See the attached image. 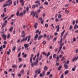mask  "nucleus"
Returning <instances> with one entry per match:
<instances>
[{
    "label": "nucleus",
    "mask_w": 78,
    "mask_h": 78,
    "mask_svg": "<svg viewBox=\"0 0 78 78\" xmlns=\"http://www.w3.org/2000/svg\"><path fill=\"white\" fill-rule=\"evenodd\" d=\"M21 34L22 35H21L20 36V37H23V38L21 41V42H23L24 41H25V42H26V41H27V39H28V37H26L25 38V36H26V34H25V31H22V32Z\"/></svg>",
    "instance_id": "1"
},
{
    "label": "nucleus",
    "mask_w": 78,
    "mask_h": 78,
    "mask_svg": "<svg viewBox=\"0 0 78 78\" xmlns=\"http://www.w3.org/2000/svg\"><path fill=\"white\" fill-rule=\"evenodd\" d=\"M12 1H10V2H9V5L7 4H5L3 5V6H2V7H6V6H10V5H11L12 4Z\"/></svg>",
    "instance_id": "2"
},
{
    "label": "nucleus",
    "mask_w": 78,
    "mask_h": 78,
    "mask_svg": "<svg viewBox=\"0 0 78 78\" xmlns=\"http://www.w3.org/2000/svg\"><path fill=\"white\" fill-rule=\"evenodd\" d=\"M8 23V21L7 20L5 21V23H3L2 25V28L3 29L4 27H5L6 25V24Z\"/></svg>",
    "instance_id": "3"
},
{
    "label": "nucleus",
    "mask_w": 78,
    "mask_h": 78,
    "mask_svg": "<svg viewBox=\"0 0 78 78\" xmlns=\"http://www.w3.org/2000/svg\"><path fill=\"white\" fill-rule=\"evenodd\" d=\"M32 63L31 65L32 67H33L34 65V66H36L37 65V62H34V63Z\"/></svg>",
    "instance_id": "4"
},
{
    "label": "nucleus",
    "mask_w": 78,
    "mask_h": 78,
    "mask_svg": "<svg viewBox=\"0 0 78 78\" xmlns=\"http://www.w3.org/2000/svg\"><path fill=\"white\" fill-rule=\"evenodd\" d=\"M39 53H38L37 55V58L36 59V61L37 63H38L39 62V61H38V59H39Z\"/></svg>",
    "instance_id": "5"
},
{
    "label": "nucleus",
    "mask_w": 78,
    "mask_h": 78,
    "mask_svg": "<svg viewBox=\"0 0 78 78\" xmlns=\"http://www.w3.org/2000/svg\"><path fill=\"white\" fill-rule=\"evenodd\" d=\"M62 43V38H61L60 39V42L59 44L61 46V45H64V43Z\"/></svg>",
    "instance_id": "6"
},
{
    "label": "nucleus",
    "mask_w": 78,
    "mask_h": 78,
    "mask_svg": "<svg viewBox=\"0 0 78 78\" xmlns=\"http://www.w3.org/2000/svg\"><path fill=\"white\" fill-rule=\"evenodd\" d=\"M20 3L21 4V5L22 6H24V2H23V0H20Z\"/></svg>",
    "instance_id": "7"
},
{
    "label": "nucleus",
    "mask_w": 78,
    "mask_h": 78,
    "mask_svg": "<svg viewBox=\"0 0 78 78\" xmlns=\"http://www.w3.org/2000/svg\"><path fill=\"white\" fill-rule=\"evenodd\" d=\"M34 56V55L33 54H32L31 55V57L30 58V62L31 63H32V57H33Z\"/></svg>",
    "instance_id": "8"
},
{
    "label": "nucleus",
    "mask_w": 78,
    "mask_h": 78,
    "mask_svg": "<svg viewBox=\"0 0 78 78\" xmlns=\"http://www.w3.org/2000/svg\"><path fill=\"white\" fill-rule=\"evenodd\" d=\"M62 46H63V45H61V46H60V47H59V49L58 52V53H59V51L61 50V49H62Z\"/></svg>",
    "instance_id": "9"
},
{
    "label": "nucleus",
    "mask_w": 78,
    "mask_h": 78,
    "mask_svg": "<svg viewBox=\"0 0 78 78\" xmlns=\"http://www.w3.org/2000/svg\"><path fill=\"white\" fill-rule=\"evenodd\" d=\"M55 28H56V29H57L56 30L57 32H58V31H59V25L57 26Z\"/></svg>",
    "instance_id": "10"
},
{
    "label": "nucleus",
    "mask_w": 78,
    "mask_h": 78,
    "mask_svg": "<svg viewBox=\"0 0 78 78\" xmlns=\"http://www.w3.org/2000/svg\"><path fill=\"white\" fill-rule=\"evenodd\" d=\"M2 36L3 37V38L4 39V41H5V40L6 39V37H7L6 35H5V34H4L2 35Z\"/></svg>",
    "instance_id": "11"
},
{
    "label": "nucleus",
    "mask_w": 78,
    "mask_h": 78,
    "mask_svg": "<svg viewBox=\"0 0 78 78\" xmlns=\"http://www.w3.org/2000/svg\"><path fill=\"white\" fill-rule=\"evenodd\" d=\"M38 3V5L39 6H41V3H40V1L38 0L35 2V3L36 4Z\"/></svg>",
    "instance_id": "12"
},
{
    "label": "nucleus",
    "mask_w": 78,
    "mask_h": 78,
    "mask_svg": "<svg viewBox=\"0 0 78 78\" xmlns=\"http://www.w3.org/2000/svg\"><path fill=\"white\" fill-rule=\"evenodd\" d=\"M24 47H25V48H27L29 47V44H24Z\"/></svg>",
    "instance_id": "13"
},
{
    "label": "nucleus",
    "mask_w": 78,
    "mask_h": 78,
    "mask_svg": "<svg viewBox=\"0 0 78 78\" xmlns=\"http://www.w3.org/2000/svg\"><path fill=\"white\" fill-rule=\"evenodd\" d=\"M38 37V35L37 34H36L35 37H34V40L36 41L37 40V38Z\"/></svg>",
    "instance_id": "14"
},
{
    "label": "nucleus",
    "mask_w": 78,
    "mask_h": 78,
    "mask_svg": "<svg viewBox=\"0 0 78 78\" xmlns=\"http://www.w3.org/2000/svg\"><path fill=\"white\" fill-rule=\"evenodd\" d=\"M66 31V30H64L61 33V36L60 37H62V36H63V34H64V33H65V32Z\"/></svg>",
    "instance_id": "15"
},
{
    "label": "nucleus",
    "mask_w": 78,
    "mask_h": 78,
    "mask_svg": "<svg viewBox=\"0 0 78 78\" xmlns=\"http://www.w3.org/2000/svg\"><path fill=\"white\" fill-rule=\"evenodd\" d=\"M37 70H36L35 72V74L34 75V78H36V76H37Z\"/></svg>",
    "instance_id": "16"
},
{
    "label": "nucleus",
    "mask_w": 78,
    "mask_h": 78,
    "mask_svg": "<svg viewBox=\"0 0 78 78\" xmlns=\"http://www.w3.org/2000/svg\"><path fill=\"white\" fill-rule=\"evenodd\" d=\"M19 16L20 17H23V13L21 12L19 14Z\"/></svg>",
    "instance_id": "17"
},
{
    "label": "nucleus",
    "mask_w": 78,
    "mask_h": 78,
    "mask_svg": "<svg viewBox=\"0 0 78 78\" xmlns=\"http://www.w3.org/2000/svg\"><path fill=\"white\" fill-rule=\"evenodd\" d=\"M62 68V66L60 65L58 68V70H59V71L61 70V68Z\"/></svg>",
    "instance_id": "18"
},
{
    "label": "nucleus",
    "mask_w": 78,
    "mask_h": 78,
    "mask_svg": "<svg viewBox=\"0 0 78 78\" xmlns=\"http://www.w3.org/2000/svg\"><path fill=\"white\" fill-rule=\"evenodd\" d=\"M42 58V54H41L40 55V57L38 59L40 61V60H41Z\"/></svg>",
    "instance_id": "19"
},
{
    "label": "nucleus",
    "mask_w": 78,
    "mask_h": 78,
    "mask_svg": "<svg viewBox=\"0 0 78 78\" xmlns=\"http://www.w3.org/2000/svg\"><path fill=\"white\" fill-rule=\"evenodd\" d=\"M59 56H57L56 57V60L55 61L56 62H58L59 61Z\"/></svg>",
    "instance_id": "20"
},
{
    "label": "nucleus",
    "mask_w": 78,
    "mask_h": 78,
    "mask_svg": "<svg viewBox=\"0 0 78 78\" xmlns=\"http://www.w3.org/2000/svg\"><path fill=\"white\" fill-rule=\"evenodd\" d=\"M64 67H66L65 69H68V66L66 64H65L64 65Z\"/></svg>",
    "instance_id": "21"
},
{
    "label": "nucleus",
    "mask_w": 78,
    "mask_h": 78,
    "mask_svg": "<svg viewBox=\"0 0 78 78\" xmlns=\"http://www.w3.org/2000/svg\"><path fill=\"white\" fill-rule=\"evenodd\" d=\"M43 37V36L42 35L40 36L38 38V40H40V39H41V38H42V37Z\"/></svg>",
    "instance_id": "22"
},
{
    "label": "nucleus",
    "mask_w": 78,
    "mask_h": 78,
    "mask_svg": "<svg viewBox=\"0 0 78 78\" xmlns=\"http://www.w3.org/2000/svg\"><path fill=\"white\" fill-rule=\"evenodd\" d=\"M20 73L22 75H23L24 74V70H23L21 72H20Z\"/></svg>",
    "instance_id": "23"
},
{
    "label": "nucleus",
    "mask_w": 78,
    "mask_h": 78,
    "mask_svg": "<svg viewBox=\"0 0 78 78\" xmlns=\"http://www.w3.org/2000/svg\"><path fill=\"white\" fill-rule=\"evenodd\" d=\"M13 30V27H11V28L9 29V31H12Z\"/></svg>",
    "instance_id": "24"
},
{
    "label": "nucleus",
    "mask_w": 78,
    "mask_h": 78,
    "mask_svg": "<svg viewBox=\"0 0 78 78\" xmlns=\"http://www.w3.org/2000/svg\"><path fill=\"white\" fill-rule=\"evenodd\" d=\"M36 8V5H33L32 7V9H34V8Z\"/></svg>",
    "instance_id": "25"
},
{
    "label": "nucleus",
    "mask_w": 78,
    "mask_h": 78,
    "mask_svg": "<svg viewBox=\"0 0 78 78\" xmlns=\"http://www.w3.org/2000/svg\"><path fill=\"white\" fill-rule=\"evenodd\" d=\"M68 73H69V70H68L66 71L65 73V75H67Z\"/></svg>",
    "instance_id": "26"
},
{
    "label": "nucleus",
    "mask_w": 78,
    "mask_h": 78,
    "mask_svg": "<svg viewBox=\"0 0 78 78\" xmlns=\"http://www.w3.org/2000/svg\"><path fill=\"white\" fill-rule=\"evenodd\" d=\"M10 52H11V50L9 49V51H7V55H9L10 54Z\"/></svg>",
    "instance_id": "27"
},
{
    "label": "nucleus",
    "mask_w": 78,
    "mask_h": 78,
    "mask_svg": "<svg viewBox=\"0 0 78 78\" xmlns=\"http://www.w3.org/2000/svg\"><path fill=\"white\" fill-rule=\"evenodd\" d=\"M44 70H47V69H48V68L46 66H45V67H44Z\"/></svg>",
    "instance_id": "28"
},
{
    "label": "nucleus",
    "mask_w": 78,
    "mask_h": 78,
    "mask_svg": "<svg viewBox=\"0 0 78 78\" xmlns=\"http://www.w3.org/2000/svg\"><path fill=\"white\" fill-rule=\"evenodd\" d=\"M18 60L20 62H21L22 61V58H18Z\"/></svg>",
    "instance_id": "29"
},
{
    "label": "nucleus",
    "mask_w": 78,
    "mask_h": 78,
    "mask_svg": "<svg viewBox=\"0 0 78 78\" xmlns=\"http://www.w3.org/2000/svg\"><path fill=\"white\" fill-rule=\"evenodd\" d=\"M53 58H56V54H55L53 55Z\"/></svg>",
    "instance_id": "30"
},
{
    "label": "nucleus",
    "mask_w": 78,
    "mask_h": 78,
    "mask_svg": "<svg viewBox=\"0 0 78 78\" xmlns=\"http://www.w3.org/2000/svg\"><path fill=\"white\" fill-rule=\"evenodd\" d=\"M16 15H17V16H19V11H17V12L16 13Z\"/></svg>",
    "instance_id": "31"
},
{
    "label": "nucleus",
    "mask_w": 78,
    "mask_h": 78,
    "mask_svg": "<svg viewBox=\"0 0 78 78\" xmlns=\"http://www.w3.org/2000/svg\"><path fill=\"white\" fill-rule=\"evenodd\" d=\"M76 29H77V25L75 24L74 27V29L76 30Z\"/></svg>",
    "instance_id": "32"
},
{
    "label": "nucleus",
    "mask_w": 78,
    "mask_h": 78,
    "mask_svg": "<svg viewBox=\"0 0 78 78\" xmlns=\"http://www.w3.org/2000/svg\"><path fill=\"white\" fill-rule=\"evenodd\" d=\"M1 16H2V18H4V17L5 16V13H4L2 15H1Z\"/></svg>",
    "instance_id": "33"
},
{
    "label": "nucleus",
    "mask_w": 78,
    "mask_h": 78,
    "mask_svg": "<svg viewBox=\"0 0 78 78\" xmlns=\"http://www.w3.org/2000/svg\"><path fill=\"white\" fill-rule=\"evenodd\" d=\"M45 71H44L42 73V76H44L45 75Z\"/></svg>",
    "instance_id": "34"
},
{
    "label": "nucleus",
    "mask_w": 78,
    "mask_h": 78,
    "mask_svg": "<svg viewBox=\"0 0 78 78\" xmlns=\"http://www.w3.org/2000/svg\"><path fill=\"white\" fill-rule=\"evenodd\" d=\"M36 56H37V55H35V57H34V58H33V61L35 60V59L36 58Z\"/></svg>",
    "instance_id": "35"
},
{
    "label": "nucleus",
    "mask_w": 78,
    "mask_h": 78,
    "mask_svg": "<svg viewBox=\"0 0 78 78\" xmlns=\"http://www.w3.org/2000/svg\"><path fill=\"white\" fill-rule=\"evenodd\" d=\"M2 50H3V47L2 46H1L0 48V51H2Z\"/></svg>",
    "instance_id": "36"
},
{
    "label": "nucleus",
    "mask_w": 78,
    "mask_h": 78,
    "mask_svg": "<svg viewBox=\"0 0 78 78\" xmlns=\"http://www.w3.org/2000/svg\"><path fill=\"white\" fill-rule=\"evenodd\" d=\"M16 46L14 47L13 48H12V49L13 51H15V50H16Z\"/></svg>",
    "instance_id": "37"
},
{
    "label": "nucleus",
    "mask_w": 78,
    "mask_h": 78,
    "mask_svg": "<svg viewBox=\"0 0 78 78\" xmlns=\"http://www.w3.org/2000/svg\"><path fill=\"white\" fill-rule=\"evenodd\" d=\"M65 57L64 56L63 57H62V58H61V61H63V60H65Z\"/></svg>",
    "instance_id": "38"
},
{
    "label": "nucleus",
    "mask_w": 78,
    "mask_h": 78,
    "mask_svg": "<svg viewBox=\"0 0 78 78\" xmlns=\"http://www.w3.org/2000/svg\"><path fill=\"white\" fill-rule=\"evenodd\" d=\"M44 4L46 5H48V3L47 2H45L44 3Z\"/></svg>",
    "instance_id": "39"
},
{
    "label": "nucleus",
    "mask_w": 78,
    "mask_h": 78,
    "mask_svg": "<svg viewBox=\"0 0 78 78\" xmlns=\"http://www.w3.org/2000/svg\"><path fill=\"white\" fill-rule=\"evenodd\" d=\"M64 78V73H63L61 75V76L60 78Z\"/></svg>",
    "instance_id": "40"
},
{
    "label": "nucleus",
    "mask_w": 78,
    "mask_h": 78,
    "mask_svg": "<svg viewBox=\"0 0 78 78\" xmlns=\"http://www.w3.org/2000/svg\"><path fill=\"white\" fill-rule=\"evenodd\" d=\"M61 17H62L61 15H59L58 16V19H61Z\"/></svg>",
    "instance_id": "41"
},
{
    "label": "nucleus",
    "mask_w": 78,
    "mask_h": 78,
    "mask_svg": "<svg viewBox=\"0 0 78 78\" xmlns=\"http://www.w3.org/2000/svg\"><path fill=\"white\" fill-rule=\"evenodd\" d=\"M72 28H73V26H70L69 27L70 30H72Z\"/></svg>",
    "instance_id": "42"
},
{
    "label": "nucleus",
    "mask_w": 78,
    "mask_h": 78,
    "mask_svg": "<svg viewBox=\"0 0 78 78\" xmlns=\"http://www.w3.org/2000/svg\"><path fill=\"white\" fill-rule=\"evenodd\" d=\"M75 69V68H73L72 69V71H73V72H74V71H75V69Z\"/></svg>",
    "instance_id": "43"
},
{
    "label": "nucleus",
    "mask_w": 78,
    "mask_h": 78,
    "mask_svg": "<svg viewBox=\"0 0 78 78\" xmlns=\"http://www.w3.org/2000/svg\"><path fill=\"white\" fill-rule=\"evenodd\" d=\"M45 27H46V28H47L48 27V24H46L45 25Z\"/></svg>",
    "instance_id": "44"
},
{
    "label": "nucleus",
    "mask_w": 78,
    "mask_h": 78,
    "mask_svg": "<svg viewBox=\"0 0 78 78\" xmlns=\"http://www.w3.org/2000/svg\"><path fill=\"white\" fill-rule=\"evenodd\" d=\"M75 20H73V25H75Z\"/></svg>",
    "instance_id": "45"
},
{
    "label": "nucleus",
    "mask_w": 78,
    "mask_h": 78,
    "mask_svg": "<svg viewBox=\"0 0 78 78\" xmlns=\"http://www.w3.org/2000/svg\"><path fill=\"white\" fill-rule=\"evenodd\" d=\"M62 56H63L62 55H59L58 57L61 58L62 57Z\"/></svg>",
    "instance_id": "46"
},
{
    "label": "nucleus",
    "mask_w": 78,
    "mask_h": 78,
    "mask_svg": "<svg viewBox=\"0 0 78 78\" xmlns=\"http://www.w3.org/2000/svg\"><path fill=\"white\" fill-rule=\"evenodd\" d=\"M8 16H7L5 17L3 19V20L4 21L5 20H6V19H7V18H8Z\"/></svg>",
    "instance_id": "47"
},
{
    "label": "nucleus",
    "mask_w": 78,
    "mask_h": 78,
    "mask_svg": "<svg viewBox=\"0 0 78 78\" xmlns=\"http://www.w3.org/2000/svg\"><path fill=\"white\" fill-rule=\"evenodd\" d=\"M22 66H23V64H20L19 67V68H21L22 67Z\"/></svg>",
    "instance_id": "48"
},
{
    "label": "nucleus",
    "mask_w": 78,
    "mask_h": 78,
    "mask_svg": "<svg viewBox=\"0 0 78 78\" xmlns=\"http://www.w3.org/2000/svg\"><path fill=\"white\" fill-rule=\"evenodd\" d=\"M65 11L66 14H69V11H68L67 10H65Z\"/></svg>",
    "instance_id": "49"
},
{
    "label": "nucleus",
    "mask_w": 78,
    "mask_h": 78,
    "mask_svg": "<svg viewBox=\"0 0 78 78\" xmlns=\"http://www.w3.org/2000/svg\"><path fill=\"white\" fill-rule=\"evenodd\" d=\"M69 61L68 60L65 63V64H69Z\"/></svg>",
    "instance_id": "50"
},
{
    "label": "nucleus",
    "mask_w": 78,
    "mask_h": 78,
    "mask_svg": "<svg viewBox=\"0 0 78 78\" xmlns=\"http://www.w3.org/2000/svg\"><path fill=\"white\" fill-rule=\"evenodd\" d=\"M14 6L16 5V1H15L14 2Z\"/></svg>",
    "instance_id": "51"
},
{
    "label": "nucleus",
    "mask_w": 78,
    "mask_h": 78,
    "mask_svg": "<svg viewBox=\"0 0 78 78\" xmlns=\"http://www.w3.org/2000/svg\"><path fill=\"white\" fill-rule=\"evenodd\" d=\"M27 56V54H25L23 56V58H26Z\"/></svg>",
    "instance_id": "52"
},
{
    "label": "nucleus",
    "mask_w": 78,
    "mask_h": 78,
    "mask_svg": "<svg viewBox=\"0 0 78 78\" xmlns=\"http://www.w3.org/2000/svg\"><path fill=\"white\" fill-rule=\"evenodd\" d=\"M50 72H48L47 73L46 75L48 76V75H50Z\"/></svg>",
    "instance_id": "53"
},
{
    "label": "nucleus",
    "mask_w": 78,
    "mask_h": 78,
    "mask_svg": "<svg viewBox=\"0 0 78 78\" xmlns=\"http://www.w3.org/2000/svg\"><path fill=\"white\" fill-rule=\"evenodd\" d=\"M36 12H34V13L33 15V17H34V16L36 15Z\"/></svg>",
    "instance_id": "54"
},
{
    "label": "nucleus",
    "mask_w": 78,
    "mask_h": 78,
    "mask_svg": "<svg viewBox=\"0 0 78 78\" xmlns=\"http://www.w3.org/2000/svg\"><path fill=\"white\" fill-rule=\"evenodd\" d=\"M69 5V4H66L65 5V7H68Z\"/></svg>",
    "instance_id": "55"
},
{
    "label": "nucleus",
    "mask_w": 78,
    "mask_h": 78,
    "mask_svg": "<svg viewBox=\"0 0 78 78\" xmlns=\"http://www.w3.org/2000/svg\"><path fill=\"white\" fill-rule=\"evenodd\" d=\"M56 41V37L53 40V42H55Z\"/></svg>",
    "instance_id": "56"
},
{
    "label": "nucleus",
    "mask_w": 78,
    "mask_h": 78,
    "mask_svg": "<svg viewBox=\"0 0 78 78\" xmlns=\"http://www.w3.org/2000/svg\"><path fill=\"white\" fill-rule=\"evenodd\" d=\"M73 41L74 42H76V39H75V38H73Z\"/></svg>",
    "instance_id": "57"
},
{
    "label": "nucleus",
    "mask_w": 78,
    "mask_h": 78,
    "mask_svg": "<svg viewBox=\"0 0 78 78\" xmlns=\"http://www.w3.org/2000/svg\"><path fill=\"white\" fill-rule=\"evenodd\" d=\"M7 38H10V34H8L7 35Z\"/></svg>",
    "instance_id": "58"
},
{
    "label": "nucleus",
    "mask_w": 78,
    "mask_h": 78,
    "mask_svg": "<svg viewBox=\"0 0 78 78\" xmlns=\"http://www.w3.org/2000/svg\"><path fill=\"white\" fill-rule=\"evenodd\" d=\"M49 78H51V77H53V75L52 74H51L49 76Z\"/></svg>",
    "instance_id": "59"
},
{
    "label": "nucleus",
    "mask_w": 78,
    "mask_h": 78,
    "mask_svg": "<svg viewBox=\"0 0 78 78\" xmlns=\"http://www.w3.org/2000/svg\"><path fill=\"white\" fill-rule=\"evenodd\" d=\"M52 56L51 55L49 56V59H52Z\"/></svg>",
    "instance_id": "60"
},
{
    "label": "nucleus",
    "mask_w": 78,
    "mask_h": 78,
    "mask_svg": "<svg viewBox=\"0 0 78 78\" xmlns=\"http://www.w3.org/2000/svg\"><path fill=\"white\" fill-rule=\"evenodd\" d=\"M50 39H52L53 37V36L52 35H50Z\"/></svg>",
    "instance_id": "61"
},
{
    "label": "nucleus",
    "mask_w": 78,
    "mask_h": 78,
    "mask_svg": "<svg viewBox=\"0 0 78 78\" xmlns=\"http://www.w3.org/2000/svg\"><path fill=\"white\" fill-rule=\"evenodd\" d=\"M21 49H22V48H21L20 46L18 48V51H20V50Z\"/></svg>",
    "instance_id": "62"
},
{
    "label": "nucleus",
    "mask_w": 78,
    "mask_h": 78,
    "mask_svg": "<svg viewBox=\"0 0 78 78\" xmlns=\"http://www.w3.org/2000/svg\"><path fill=\"white\" fill-rule=\"evenodd\" d=\"M4 44H5V45L7 44V42H6V41H4Z\"/></svg>",
    "instance_id": "63"
},
{
    "label": "nucleus",
    "mask_w": 78,
    "mask_h": 78,
    "mask_svg": "<svg viewBox=\"0 0 78 78\" xmlns=\"http://www.w3.org/2000/svg\"><path fill=\"white\" fill-rule=\"evenodd\" d=\"M20 52L19 53V54L18 55V57H20Z\"/></svg>",
    "instance_id": "64"
}]
</instances>
